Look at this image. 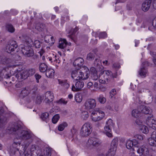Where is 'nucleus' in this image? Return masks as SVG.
I'll return each mask as SVG.
<instances>
[{
	"label": "nucleus",
	"mask_w": 156,
	"mask_h": 156,
	"mask_svg": "<svg viewBox=\"0 0 156 156\" xmlns=\"http://www.w3.org/2000/svg\"><path fill=\"white\" fill-rule=\"evenodd\" d=\"M11 129L16 132L15 136L16 138L22 140H28L32 137V135L29 131L23 130L20 125H15Z\"/></svg>",
	"instance_id": "1"
},
{
	"label": "nucleus",
	"mask_w": 156,
	"mask_h": 156,
	"mask_svg": "<svg viewBox=\"0 0 156 156\" xmlns=\"http://www.w3.org/2000/svg\"><path fill=\"white\" fill-rule=\"evenodd\" d=\"M132 142L133 146V153L136 154V156H141L143 154L144 156H146L148 154L149 151L147 147L144 145L141 147H139L138 145H137L138 144V142L136 139L133 140Z\"/></svg>",
	"instance_id": "2"
},
{
	"label": "nucleus",
	"mask_w": 156,
	"mask_h": 156,
	"mask_svg": "<svg viewBox=\"0 0 156 156\" xmlns=\"http://www.w3.org/2000/svg\"><path fill=\"white\" fill-rule=\"evenodd\" d=\"M114 78H116V76H113L112 72L109 70L101 71L99 76L100 82L103 84L107 83L110 80Z\"/></svg>",
	"instance_id": "3"
},
{
	"label": "nucleus",
	"mask_w": 156,
	"mask_h": 156,
	"mask_svg": "<svg viewBox=\"0 0 156 156\" xmlns=\"http://www.w3.org/2000/svg\"><path fill=\"white\" fill-rule=\"evenodd\" d=\"M102 143L101 140L96 137H91L89 139L87 143V147L89 149L95 148L100 146Z\"/></svg>",
	"instance_id": "4"
},
{
	"label": "nucleus",
	"mask_w": 156,
	"mask_h": 156,
	"mask_svg": "<svg viewBox=\"0 0 156 156\" xmlns=\"http://www.w3.org/2000/svg\"><path fill=\"white\" fill-rule=\"evenodd\" d=\"M91 127L89 123H84L81 128L80 135L82 137H87L92 132Z\"/></svg>",
	"instance_id": "5"
},
{
	"label": "nucleus",
	"mask_w": 156,
	"mask_h": 156,
	"mask_svg": "<svg viewBox=\"0 0 156 156\" xmlns=\"http://www.w3.org/2000/svg\"><path fill=\"white\" fill-rule=\"evenodd\" d=\"M91 116L92 120L96 122L102 119L105 116V114L101 110L95 111L92 112Z\"/></svg>",
	"instance_id": "6"
},
{
	"label": "nucleus",
	"mask_w": 156,
	"mask_h": 156,
	"mask_svg": "<svg viewBox=\"0 0 156 156\" xmlns=\"http://www.w3.org/2000/svg\"><path fill=\"white\" fill-rule=\"evenodd\" d=\"M81 70H80L79 71L80 75L78 76L77 78L76 79L84 80L87 79L90 75V71L88 69L87 67L83 66L82 68H81Z\"/></svg>",
	"instance_id": "7"
},
{
	"label": "nucleus",
	"mask_w": 156,
	"mask_h": 156,
	"mask_svg": "<svg viewBox=\"0 0 156 156\" xmlns=\"http://www.w3.org/2000/svg\"><path fill=\"white\" fill-rule=\"evenodd\" d=\"M118 140L117 138H115L112 140L111 145V148L107 156H114L118 145Z\"/></svg>",
	"instance_id": "8"
},
{
	"label": "nucleus",
	"mask_w": 156,
	"mask_h": 156,
	"mask_svg": "<svg viewBox=\"0 0 156 156\" xmlns=\"http://www.w3.org/2000/svg\"><path fill=\"white\" fill-rule=\"evenodd\" d=\"M96 105V102L95 99L90 98L86 101L84 105L86 109L90 110L94 109Z\"/></svg>",
	"instance_id": "9"
},
{
	"label": "nucleus",
	"mask_w": 156,
	"mask_h": 156,
	"mask_svg": "<svg viewBox=\"0 0 156 156\" xmlns=\"http://www.w3.org/2000/svg\"><path fill=\"white\" fill-rule=\"evenodd\" d=\"M21 48L22 53L28 57L32 56L34 55L33 48L29 46H23Z\"/></svg>",
	"instance_id": "10"
},
{
	"label": "nucleus",
	"mask_w": 156,
	"mask_h": 156,
	"mask_svg": "<svg viewBox=\"0 0 156 156\" xmlns=\"http://www.w3.org/2000/svg\"><path fill=\"white\" fill-rule=\"evenodd\" d=\"M18 47L16 42L13 41L9 44H8L6 47V50L9 53H11L15 51Z\"/></svg>",
	"instance_id": "11"
},
{
	"label": "nucleus",
	"mask_w": 156,
	"mask_h": 156,
	"mask_svg": "<svg viewBox=\"0 0 156 156\" xmlns=\"http://www.w3.org/2000/svg\"><path fill=\"white\" fill-rule=\"evenodd\" d=\"M138 106L139 111L141 112L142 113L145 114H151L152 110L149 107L144 105H140Z\"/></svg>",
	"instance_id": "12"
},
{
	"label": "nucleus",
	"mask_w": 156,
	"mask_h": 156,
	"mask_svg": "<svg viewBox=\"0 0 156 156\" xmlns=\"http://www.w3.org/2000/svg\"><path fill=\"white\" fill-rule=\"evenodd\" d=\"M84 83L82 81L77 82L75 84V87L73 85L72 86V89L73 91H76L80 90L84 86Z\"/></svg>",
	"instance_id": "13"
},
{
	"label": "nucleus",
	"mask_w": 156,
	"mask_h": 156,
	"mask_svg": "<svg viewBox=\"0 0 156 156\" xmlns=\"http://www.w3.org/2000/svg\"><path fill=\"white\" fill-rule=\"evenodd\" d=\"M29 75L28 74L27 71H23L22 72L18 73L16 75V77L18 80L26 79L28 76Z\"/></svg>",
	"instance_id": "14"
},
{
	"label": "nucleus",
	"mask_w": 156,
	"mask_h": 156,
	"mask_svg": "<svg viewBox=\"0 0 156 156\" xmlns=\"http://www.w3.org/2000/svg\"><path fill=\"white\" fill-rule=\"evenodd\" d=\"M148 63L147 62H144L142 64L143 66H144L146 64H148ZM147 69L145 68L143 66L142 67H141L140 70L139 71V74L141 76H142L143 77H145L147 74Z\"/></svg>",
	"instance_id": "15"
},
{
	"label": "nucleus",
	"mask_w": 156,
	"mask_h": 156,
	"mask_svg": "<svg viewBox=\"0 0 156 156\" xmlns=\"http://www.w3.org/2000/svg\"><path fill=\"white\" fill-rule=\"evenodd\" d=\"M20 143L14 141L10 147V151L12 153H15L16 151H19L18 147L20 146Z\"/></svg>",
	"instance_id": "16"
},
{
	"label": "nucleus",
	"mask_w": 156,
	"mask_h": 156,
	"mask_svg": "<svg viewBox=\"0 0 156 156\" xmlns=\"http://www.w3.org/2000/svg\"><path fill=\"white\" fill-rule=\"evenodd\" d=\"M151 1V0H146L142 4V9L144 12H147L150 8Z\"/></svg>",
	"instance_id": "17"
},
{
	"label": "nucleus",
	"mask_w": 156,
	"mask_h": 156,
	"mask_svg": "<svg viewBox=\"0 0 156 156\" xmlns=\"http://www.w3.org/2000/svg\"><path fill=\"white\" fill-rule=\"evenodd\" d=\"M84 60L81 58H78L75 60L73 63L74 66L80 67L82 66L84 63Z\"/></svg>",
	"instance_id": "18"
},
{
	"label": "nucleus",
	"mask_w": 156,
	"mask_h": 156,
	"mask_svg": "<svg viewBox=\"0 0 156 156\" xmlns=\"http://www.w3.org/2000/svg\"><path fill=\"white\" fill-rule=\"evenodd\" d=\"M4 111L2 110H0V127L2 126L6 123V118L2 114Z\"/></svg>",
	"instance_id": "19"
},
{
	"label": "nucleus",
	"mask_w": 156,
	"mask_h": 156,
	"mask_svg": "<svg viewBox=\"0 0 156 156\" xmlns=\"http://www.w3.org/2000/svg\"><path fill=\"white\" fill-rule=\"evenodd\" d=\"M30 91V88L28 87H26L24 88H22L20 93V95L23 98L27 96L29 94Z\"/></svg>",
	"instance_id": "20"
},
{
	"label": "nucleus",
	"mask_w": 156,
	"mask_h": 156,
	"mask_svg": "<svg viewBox=\"0 0 156 156\" xmlns=\"http://www.w3.org/2000/svg\"><path fill=\"white\" fill-rule=\"evenodd\" d=\"M141 112L139 111V106L137 109L133 110L132 112V116L135 118H138L141 116Z\"/></svg>",
	"instance_id": "21"
},
{
	"label": "nucleus",
	"mask_w": 156,
	"mask_h": 156,
	"mask_svg": "<svg viewBox=\"0 0 156 156\" xmlns=\"http://www.w3.org/2000/svg\"><path fill=\"white\" fill-rule=\"evenodd\" d=\"M67 44V42L65 39L61 38L59 41L58 47L60 48L64 49Z\"/></svg>",
	"instance_id": "22"
},
{
	"label": "nucleus",
	"mask_w": 156,
	"mask_h": 156,
	"mask_svg": "<svg viewBox=\"0 0 156 156\" xmlns=\"http://www.w3.org/2000/svg\"><path fill=\"white\" fill-rule=\"evenodd\" d=\"M149 144L152 146L151 149L156 152V142L152 137L148 139Z\"/></svg>",
	"instance_id": "23"
},
{
	"label": "nucleus",
	"mask_w": 156,
	"mask_h": 156,
	"mask_svg": "<svg viewBox=\"0 0 156 156\" xmlns=\"http://www.w3.org/2000/svg\"><path fill=\"white\" fill-rule=\"evenodd\" d=\"M112 127L108 126H105L104 127L105 132L106 135L108 137H112Z\"/></svg>",
	"instance_id": "24"
},
{
	"label": "nucleus",
	"mask_w": 156,
	"mask_h": 156,
	"mask_svg": "<svg viewBox=\"0 0 156 156\" xmlns=\"http://www.w3.org/2000/svg\"><path fill=\"white\" fill-rule=\"evenodd\" d=\"M150 116H148L146 120L147 124L149 126H152V124L153 123V121L156 122V120L154 119L153 118V115H150Z\"/></svg>",
	"instance_id": "25"
},
{
	"label": "nucleus",
	"mask_w": 156,
	"mask_h": 156,
	"mask_svg": "<svg viewBox=\"0 0 156 156\" xmlns=\"http://www.w3.org/2000/svg\"><path fill=\"white\" fill-rule=\"evenodd\" d=\"M45 27V25L42 23H38L35 24V29L39 31H42Z\"/></svg>",
	"instance_id": "26"
},
{
	"label": "nucleus",
	"mask_w": 156,
	"mask_h": 156,
	"mask_svg": "<svg viewBox=\"0 0 156 156\" xmlns=\"http://www.w3.org/2000/svg\"><path fill=\"white\" fill-rule=\"evenodd\" d=\"M79 70L78 69H75L73 70L72 71L71 73V75L72 77L74 79L76 80H77L78 76L80 75V73L78 74L79 73Z\"/></svg>",
	"instance_id": "27"
},
{
	"label": "nucleus",
	"mask_w": 156,
	"mask_h": 156,
	"mask_svg": "<svg viewBox=\"0 0 156 156\" xmlns=\"http://www.w3.org/2000/svg\"><path fill=\"white\" fill-rule=\"evenodd\" d=\"M55 71L52 69H48L46 71V75L48 77L52 78L54 75Z\"/></svg>",
	"instance_id": "28"
},
{
	"label": "nucleus",
	"mask_w": 156,
	"mask_h": 156,
	"mask_svg": "<svg viewBox=\"0 0 156 156\" xmlns=\"http://www.w3.org/2000/svg\"><path fill=\"white\" fill-rule=\"evenodd\" d=\"M0 74L3 78L8 79L11 76L7 73L6 69H3L0 72Z\"/></svg>",
	"instance_id": "29"
},
{
	"label": "nucleus",
	"mask_w": 156,
	"mask_h": 156,
	"mask_svg": "<svg viewBox=\"0 0 156 156\" xmlns=\"http://www.w3.org/2000/svg\"><path fill=\"white\" fill-rule=\"evenodd\" d=\"M59 83L61 86H63L65 88L67 89L69 86V84L67 82L66 80H58Z\"/></svg>",
	"instance_id": "30"
},
{
	"label": "nucleus",
	"mask_w": 156,
	"mask_h": 156,
	"mask_svg": "<svg viewBox=\"0 0 156 156\" xmlns=\"http://www.w3.org/2000/svg\"><path fill=\"white\" fill-rule=\"evenodd\" d=\"M49 113L46 112H44L41 114V118L43 120L47 122L49 119Z\"/></svg>",
	"instance_id": "31"
},
{
	"label": "nucleus",
	"mask_w": 156,
	"mask_h": 156,
	"mask_svg": "<svg viewBox=\"0 0 156 156\" xmlns=\"http://www.w3.org/2000/svg\"><path fill=\"white\" fill-rule=\"evenodd\" d=\"M48 66L44 63H42L39 66V70L42 73H44L47 70Z\"/></svg>",
	"instance_id": "32"
},
{
	"label": "nucleus",
	"mask_w": 156,
	"mask_h": 156,
	"mask_svg": "<svg viewBox=\"0 0 156 156\" xmlns=\"http://www.w3.org/2000/svg\"><path fill=\"white\" fill-rule=\"evenodd\" d=\"M92 70V71H94V73H92L91 74V77L92 79L94 80H98L99 77L97 74V72L96 71V70L94 68H91V70Z\"/></svg>",
	"instance_id": "33"
},
{
	"label": "nucleus",
	"mask_w": 156,
	"mask_h": 156,
	"mask_svg": "<svg viewBox=\"0 0 156 156\" xmlns=\"http://www.w3.org/2000/svg\"><path fill=\"white\" fill-rule=\"evenodd\" d=\"M148 29L152 31L156 30V19H154L152 21L151 25L148 27Z\"/></svg>",
	"instance_id": "34"
},
{
	"label": "nucleus",
	"mask_w": 156,
	"mask_h": 156,
	"mask_svg": "<svg viewBox=\"0 0 156 156\" xmlns=\"http://www.w3.org/2000/svg\"><path fill=\"white\" fill-rule=\"evenodd\" d=\"M6 30L11 33H13L15 30V29L13 26L11 24H8L6 25Z\"/></svg>",
	"instance_id": "35"
},
{
	"label": "nucleus",
	"mask_w": 156,
	"mask_h": 156,
	"mask_svg": "<svg viewBox=\"0 0 156 156\" xmlns=\"http://www.w3.org/2000/svg\"><path fill=\"white\" fill-rule=\"evenodd\" d=\"M24 41L29 47L31 46L32 44H33V42L32 40L28 36H26L25 37Z\"/></svg>",
	"instance_id": "36"
},
{
	"label": "nucleus",
	"mask_w": 156,
	"mask_h": 156,
	"mask_svg": "<svg viewBox=\"0 0 156 156\" xmlns=\"http://www.w3.org/2000/svg\"><path fill=\"white\" fill-rule=\"evenodd\" d=\"M68 126V124L66 122H64L60 124L58 127V129L59 131H63L65 128Z\"/></svg>",
	"instance_id": "37"
},
{
	"label": "nucleus",
	"mask_w": 156,
	"mask_h": 156,
	"mask_svg": "<svg viewBox=\"0 0 156 156\" xmlns=\"http://www.w3.org/2000/svg\"><path fill=\"white\" fill-rule=\"evenodd\" d=\"M45 97L48 98L51 100V101H52L53 100V95L50 91H48L45 94Z\"/></svg>",
	"instance_id": "38"
},
{
	"label": "nucleus",
	"mask_w": 156,
	"mask_h": 156,
	"mask_svg": "<svg viewBox=\"0 0 156 156\" xmlns=\"http://www.w3.org/2000/svg\"><path fill=\"white\" fill-rule=\"evenodd\" d=\"M88 112L87 111L83 112L81 114V117L83 120H86L88 118Z\"/></svg>",
	"instance_id": "39"
},
{
	"label": "nucleus",
	"mask_w": 156,
	"mask_h": 156,
	"mask_svg": "<svg viewBox=\"0 0 156 156\" xmlns=\"http://www.w3.org/2000/svg\"><path fill=\"white\" fill-rule=\"evenodd\" d=\"M140 129L142 132L145 134L147 133L149 131L148 127L145 125L141 126Z\"/></svg>",
	"instance_id": "40"
},
{
	"label": "nucleus",
	"mask_w": 156,
	"mask_h": 156,
	"mask_svg": "<svg viewBox=\"0 0 156 156\" xmlns=\"http://www.w3.org/2000/svg\"><path fill=\"white\" fill-rule=\"evenodd\" d=\"M132 144L133 143H132V140H127L126 144V146L127 148L128 149H131V148L133 149V145Z\"/></svg>",
	"instance_id": "41"
},
{
	"label": "nucleus",
	"mask_w": 156,
	"mask_h": 156,
	"mask_svg": "<svg viewBox=\"0 0 156 156\" xmlns=\"http://www.w3.org/2000/svg\"><path fill=\"white\" fill-rule=\"evenodd\" d=\"M60 118V116L58 114H56L55 115L52 119V122L55 124L56 123Z\"/></svg>",
	"instance_id": "42"
},
{
	"label": "nucleus",
	"mask_w": 156,
	"mask_h": 156,
	"mask_svg": "<svg viewBox=\"0 0 156 156\" xmlns=\"http://www.w3.org/2000/svg\"><path fill=\"white\" fill-rule=\"evenodd\" d=\"M94 66L97 67H100V66H102L101 61L98 58H96L94 62Z\"/></svg>",
	"instance_id": "43"
},
{
	"label": "nucleus",
	"mask_w": 156,
	"mask_h": 156,
	"mask_svg": "<svg viewBox=\"0 0 156 156\" xmlns=\"http://www.w3.org/2000/svg\"><path fill=\"white\" fill-rule=\"evenodd\" d=\"M75 99L77 102H80L82 100V96L80 94H77L75 96Z\"/></svg>",
	"instance_id": "44"
},
{
	"label": "nucleus",
	"mask_w": 156,
	"mask_h": 156,
	"mask_svg": "<svg viewBox=\"0 0 156 156\" xmlns=\"http://www.w3.org/2000/svg\"><path fill=\"white\" fill-rule=\"evenodd\" d=\"M99 102L101 104H104L106 102V99L102 95H100L98 98Z\"/></svg>",
	"instance_id": "45"
},
{
	"label": "nucleus",
	"mask_w": 156,
	"mask_h": 156,
	"mask_svg": "<svg viewBox=\"0 0 156 156\" xmlns=\"http://www.w3.org/2000/svg\"><path fill=\"white\" fill-rule=\"evenodd\" d=\"M94 54L93 53L90 52L87 55V59L89 61L92 60L94 59Z\"/></svg>",
	"instance_id": "46"
},
{
	"label": "nucleus",
	"mask_w": 156,
	"mask_h": 156,
	"mask_svg": "<svg viewBox=\"0 0 156 156\" xmlns=\"http://www.w3.org/2000/svg\"><path fill=\"white\" fill-rule=\"evenodd\" d=\"M114 125L112 120L111 119H109L106 122L105 126L112 127L114 126Z\"/></svg>",
	"instance_id": "47"
},
{
	"label": "nucleus",
	"mask_w": 156,
	"mask_h": 156,
	"mask_svg": "<svg viewBox=\"0 0 156 156\" xmlns=\"http://www.w3.org/2000/svg\"><path fill=\"white\" fill-rule=\"evenodd\" d=\"M46 38V37H45V39H44V41L48 43L49 44V45H52L54 43V38L53 37H51L50 38V40H51V42H48L47 40L45 39V38Z\"/></svg>",
	"instance_id": "48"
},
{
	"label": "nucleus",
	"mask_w": 156,
	"mask_h": 156,
	"mask_svg": "<svg viewBox=\"0 0 156 156\" xmlns=\"http://www.w3.org/2000/svg\"><path fill=\"white\" fill-rule=\"evenodd\" d=\"M35 70L34 69H30L28 70V71H27L28 74L29 75V76H32L35 73Z\"/></svg>",
	"instance_id": "49"
},
{
	"label": "nucleus",
	"mask_w": 156,
	"mask_h": 156,
	"mask_svg": "<svg viewBox=\"0 0 156 156\" xmlns=\"http://www.w3.org/2000/svg\"><path fill=\"white\" fill-rule=\"evenodd\" d=\"M43 99V98L41 96L39 95H38L37 96L36 102L37 104H40Z\"/></svg>",
	"instance_id": "50"
},
{
	"label": "nucleus",
	"mask_w": 156,
	"mask_h": 156,
	"mask_svg": "<svg viewBox=\"0 0 156 156\" xmlns=\"http://www.w3.org/2000/svg\"><path fill=\"white\" fill-rule=\"evenodd\" d=\"M107 34L105 32H101L100 33L99 37V38H103L107 37Z\"/></svg>",
	"instance_id": "51"
},
{
	"label": "nucleus",
	"mask_w": 156,
	"mask_h": 156,
	"mask_svg": "<svg viewBox=\"0 0 156 156\" xmlns=\"http://www.w3.org/2000/svg\"><path fill=\"white\" fill-rule=\"evenodd\" d=\"M116 92L115 89H112L109 92L110 96L112 98L113 96L116 94Z\"/></svg>",
	"instance_id": "52"
},
{
	"label": "nucleus",
	"mask_w": 156,
	"mask_h": 156,
	"mask_svg": "<svg viewBox=\"0 0 156 156\" xmlns=\"http://www.w3.org/2000/svg\"><path fill=\"white\" fill-rule=\"evenodd\" d=\"M56 102L58 104H63L65 105L67 103V101H65L63 99L61 98L59 100L57 101Z\"/></svg>",
	"instance_id": "53"
},
{
	"label": "nucleus",
	"mask_w": 156,
	"mask_h": 156,
	"mask_svg": "<svg viewBox=\"0 0 156 156\" xmlns=\"http://www.w3.org/2000/svg\"><path fill=\"white\" fill-rule=\"evenodd\" d=\"M34 44L35 47L37 48H39L41 46V43L38 40H36L34 42Z\"/></svg>",
	"instance_id": "54"
},
{
	"label": "nucleus",
	"mask_w": 156,
	"mask_h": 156,
	"mask_svg": "<svg viewBox=\"0 0 156 156\" xmlns=\"http://www.w3.org/2000/svg\"><path fill=\"white\" fill-rule=\"evenodd\" d=\"M45 155L46 156H51V150L49 149H47L46 151L45 152Z\"/></svg>",
	"instance_id": "55"
},
{
	"label": "nucleus",
	"mask_w": 156,
	"mask_h": 156,
	"mask_svg": "<svg viewBox=\"0 0 156 156\" xmlns=\"http://www.w3.org/2000/svg\"><path fill=\"white\" fill-rule=\"evenodd\" d=\"M134 137L140 140H143V137L140 135H136L134 136Z\"/></svg>",
	"instance_id": "56"
},
{
	"label": "nucleus",
	"mask_w": 156,
	"mask_h": 156,
	"mask_svg": "<svg viewBox=\"0 0 156 156\" xmlns=\"http://www.w3.org/2000/svg\"><path fill=\"white\" fill-rule=\"evenodd\" d=\"M34 76H35V77L36 78V79L37 80V82L39 83V80L41 77V76L38 74H36Z\"/></svg>",
	"instance_id": "57"
},
{
	"label": "nucleus",
	"mask_w": 156,
	"mask_h": 156,
	"mask_svg": "<svg viewBox=\"0 0 156 156\" xmlns=\"http://www.w3.org/2000/svg\"><path fill=\"white\" fill-rule=\"evenodd\" d=\"M151 136L153 139L155 140V142H156V131H154L151 134Z\"/></svg>",
	"instance_id": "58"
},
{
	"label": "nucleus",
	"mask_w": 156,
	"mask_h": 156,
	"mask_svg": "<svg viewBox=\"0 0 156 156\" xmlns=\"http://www.w3.org/2000/svg\"><path fill=\"white\" fill-rule=\"evenodd\" d=\"M25 156H36L35 155L32 154L31 152L30 151L29 152H27L25 151L24 152Z\"/></svg>",
	"instance_id": "59"
},
{
	"label": "nucleus",
	"mask_w": 156,
	"mask_h": 156,
	"mask_svg": "<svg viewBox=\"0 0 156 156\" xmlns=\"http://www.w3.org/2000/svg\"><path fill=\"white\" fill-rule=\"evenodd\" d=\"M79 30L78 28L76 27L74 29H72L71 32L72 33V34H75Z\"/></svg>",
	"instance_id": "60"
},
{
	"label": "nucleus",
	"mask_w": 156,
	"mask_h": 156,
	"mask_svg": "<svg viewBox=\"0 0 156 156\" xmlns=\"http://www.w3.org/2000/svg\"><path fill=\"white\" fill-rule=\"evenodd\" d=\"M113 66L116 69H118L120 67V66L119 63H115L113 64Z\"/></svg>",
	"instance_id": "61"
},
{
	"label": "nucleus",
	"mask_w": 156,
	"mask_h": 156,
	"mask_svg": "<svg viewBox=\"0 0 156 156\" xmlns=\"http://www.w3.org/2000/svg\"><path fill=\"white\" fill-rule=\"evenodd\" d=\"M135 122L138 125H141L142 123V121L139 119H136V120Z\"/></svg>",
	"instance_id": "62"
},
{
	"label": "nucleus",
	"mask_w": 156,
	"mask_h": 156,
	"mask_svg": "<svg viewBox=\"0 0 156 156\" xmlns=\"http://www.w3.org/2000/svg\"><path fill=\"white\" fill-rule=\"evenodd\" d=\"M71 132L73 134H74L76 132V130L74 127H73L72 129H71Z\"/></svg>",
	"instance_id": "63"
},
{
	"label": "nucleus",
	"mask_w": 156,
	"mask_h": 156,
	"mask_svg": "<svg viewBox=\"0 0 156 156\" xmlns=\"http://www.w3.org/2000/svg\"><path fill=\"white\" fill-rule=\"evenodd\" d=\"M153 61L154 65L156 66V57L153 56Z\"/></svg>",
	"instance_id": "64"
}]
</instances>
